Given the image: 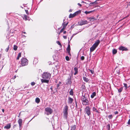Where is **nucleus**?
<instances>
[{"label":"nucleus","instance_id":"1","mask_svg":"<svg viewBox=\"0 0 130 130\" xmlns=\"http://www.w3.org/2000/svg\"><path fill=\"white\" fill-rule=\"evenodd\" d=\"M100 42L99 40H96L95 43L92 45L91 47L90 48V50L91 52H93L98 46Z\"/></svg>","mask_w":130,"mask_h":130},{"label":"nucleus","instance_id":"2","mask_svg":"<svg viewBox=\"0 0 130 130\" xmlns=\"http://www.w3.org/2000/svg\"><path fill=\"white\" fill-rule=\"evenodd\" d=\"M81 100L83 105H89V102L87 98L85 96H82L81 97Z\"/></svg>","mask_w":130,"mask_h":130},{"label":"nucleus","instance_id":"3","mask_svg":"<svg viewBox=\"0 0 130 130\" xmlns=\"http://www.w3.org/2000/svg\"><path fill=\"white\" fill-rule=\"evenodd\" d=\"M68 106L66 105L64 107L63 110V116L66 120H67L68 116Z\"/></svg>","mask_w":130,"mask_h":130},{"label":"nucleus","instance_id":"4","mask_svg":"<svg viewBox=\"0 0 130 130\" xmlns=\"http://www.w3.org/2000/svg\"><path fill=\"white\" fill-rule=\"evenodd\" d=\"M45 114L47 115H49L51 114L53 112V110L50 108L47 107L45 109Z\"/></svg>","mask_w":130,"mask_h":130},{"label":"nucleus","instance_id":"5","mask_svg":"<svg viewBox=\"0 0 130 130\" xmlns=\"http://www.w3.org/2000/svg\"><path fill=\"white\" fill-rule=\"evenodd\" d=\"M51 76V74L47 72H44L42 75V77L43 79H49Z\"/></svg>","mask_w":130,"mask_h":130},{"label":"nucleus","instance_id":"6","mask_svg":"<svg viewBox=\"0 0 130 130\" xmlns=\"http://www.w3.org/2000/svg\"><path fill=\"white\" fill-rule=\"evenodd\" d=\"M85 112L88 116H90L91 114L90 108L89 106H87L85 109Z\"/></svg>","mask_w":130,"mask_h":130},{"label":"nucleus","instance_id":"7","mask_svg":"<svg viewBox=\"0 0 130 130\" xmlns=\"http://www.w3.org/2000/svg\"><path fill=\"white\" fill-rule=\"evenodd\" d=\"M21 65L22 66L27 65L28 64L27 60L25 58H23L21 59Z\"/></svg>","mask_w":130,"mask_h":130},{"label":"nucleus","instance_id":"8","mask_svg":"<svg viewBox=\"0 0 130 130\" xmlns=\"http://www.w3.org/2000/svg\"><path fill=\"white\" fill-rule=\"evenodd\" d=\"M81 12V11L80 10H78L76 12H75L73 14H70L69 16V18H72L75 16L77 15L78 14L80 13Z\"/></svg>","mask_w":130,"mask_h":130},{"label":"nucleus","instance_id":"9","mask_svg":"<svg viewBox=\"0 0 130 130\" xmlns=\"http://www.w3.org/2000/svg\"><path fill=\"white\" fill-rule=\"evenodd\" d=\"M119 49L120 50H121L122 51H126L128 50V49L127 47H125L121 46L119 47Z\"/></svg>","mask_w":130,"mask_h":130},{"label":"nucleus","instance_id":"10","mask_svg":"<svg viewBox=\"0 0 130 130\" xmlns=\"http://www.w3.org/2000/svg\"><path fill=\"white\" fill-rule=\"evenodd\" d=\"M88 23V22L86 20H83L81 22L79 23V25H82Z\"/></svg>","mask_w":130,"mask_h":130},{"label":"nucleus","instance_id":"11","mask_svg":"<svg viewBox=\"0 0 130 130\" xmlns=\"http://www.w3.org/2000/svg\"><path fill=\"white\" fill-rule=\"evenodd\" d=\"M41 81L42 83H48L49 82V79H41Z\"/></svg>","mask_w":130,"mask_h":130},{"label":"nucleus","instance_id":"12","mask_svg":"<svg viewBox=\"0 0 130 130\" xmlns=\"http://www.w3.org/2000/svg\"><path fill=\"white\" fill-rule=\"evenodd\" d=\"M73 101V99L70 97H69L68 100V103L69 104H71Z\"/></svg>","mask_w":130,"mask_h":130},{"label":"nucleus","instance_id":"13","mask_svg":"<svg viewBox=\"0 0 130 130\" xmlns=\"http://www.w3.org/2000/svg\"><path fill=\"white\" fill-rule=\"evenodd\" d=\"M70 50L71 49L70 45H68L67 48V51L69 55L70 56H71V54L70 53Z\"/></svg>","mask_w":130,"mask_h":130},{"label":"nucleus","instance_id":"14","mask_svg":"<svg viewBox=\"0 0 130 130\" xmlns=\"http://www.w3.org/2000/svg\"><path fill=\"white\" fill-rule=\"evenodd\" d=\"M11 127L10 124L9 123L7 124V125L4 127L5 129H8L10 128Z\"/></svg>","mask_w":130,"mask_h":130},{"label":"nucleus","instance_id":"15","mask_svg":"<svg viewBox=\"0 0 130 130\" xmlns=\"http://www.w3.org/2000/svg\"><path fill=\"white\" fill-rule=\"evenodd\" d=\"M22 122V120L21 119H20L18 121V122L19 124L20 127L21 126Z\"/></svg>","mask_w":130,"mask_h":130},{"label":"nucleus","instance_id":"16","mask_svg":"<svg viewBox=\"0 0 130 130\" xmlns=\"http://www.w3.org/2000/svg\"><path fill=\"white\" fill-rule=\"evenodd\" d=\"M65 20H63V22L62 24V25L63 26V27L65 29V28H66L67 26V25L68 22L66 23H65V22H64V21Z\"/></svg>","mask_w":130,"mask_h":130},{"label":"nucleus","instance_id":"17","mask_svg":"<svg viewBox=\"0 0 130 130\" xmlns=\"http://www.w3.org/2000/svg\"><path fill=\"white\" fill-rule=\"evenodd\" d=\"M72 83V82L71 81L70 78H68L67 80V84L68 85H71Z\"/></svg>","mask_w":130,"mask_h":130},{"label":"nucleus","instance_id":"18","mask_svg":"<svg viewBox=\"0 0 130 130\" xmlns=\"http://www.w3.org/2000/svg\"><path fill=\"white\" fill-rule=\"evenodd\" d=\"M74 70L75 72L74 73V75H76L78 73V68L77 67H75L74 68Z\"/></svg>","mask_w":130,"mask_h":130},{"label":"nucleus","instance_id":"19","mask_svg":"<svg viewBox=\"0 0 130 130\" xmlns=\"http://www.w3.org/2000/svg\"><path fill=\"white\" fill-rule=\"evenodd\" d=\"M96 95V92H93L91 96V98H93Z\"/></svg>","mask_w":130,"mask_h":130},{"label":"nucleus","instance_id":"20","mask_svg":"<svg viewBox=\"0 0 130 130\" xmlns=\"http://www.w3.org/2000/svg\"><path fill=\"white\" fill-rule=\"evenodd\" d=\"M83 79L84 81L86 82H88L89 81V80L88 78L85 77H83Z\"/></svg>","mask_w":130,"mask_h":130},{"label":"nucleus","instance_id":"21","mask_svg":"<svg viewBox=\"0 0 130 130\" xmlns=\"http://www.w3.org/2000/svg\"><path fill=\"white\" fill-rule=\"evenodd\" d=\"M40 102V99L38 98H37L35 99V102L37 103H38Z\"/></svg>","mask_w":130,"mask_h":130},{"label":"nucleus","instance_id":"22","mask_svg":"<svg viewBox=\"0 0 130 130\" xmlns=\"http://www.w3.org/2000/svg\"><path fill=\"white\" fill-rule=\"evenodd\" d=\"M76 127V125H74L71 126V130H75Z\"/></svg>","mask_w":130,"mask_h":130},{"label":"nucleus","instance_id":"23","mask_svg":"<svg viewBox=\"0 0 130 130\" xmlns=\"http://www.w3.org/2000/svg\"><path fill=\"white\" fill-rule=\"evenodd\" d=\"M74 92L73 91V89H71L70 91L69 92L70 94L71 95H73Z\"/></svg>","mask_w":130,"mask_h":130},{"label":"nucleus","instance_id":"24","mask_svg":"<svg viewBox=\"0 0 130 130\" xmlns=\"http://www.w3.org/2000/svg\"><path fill=\"white\" fill-rule=\"evenodd\" d=\"M94 11H86L84 12V13H86V14H89L90 13L92 12H93Z\"/></svg>","mask_w":130,"mask_h":130},{"label":"nucleus","instance_id":"25","mask_svg":"<svg viewBox=\"0 0 130 130\" xmlns=\"http://www.w3.org/2000/svg\"><path fill=\"white\" fill-rule=\"evenodd\" d=\"M117 52V51L116 49H113L112 50V53L113 54H116Z\"/></svg>","mask_w":130,"mask_h":130},{"label":"nucleus","instance_id":"26","mask_svg":"<svg viewBox=\"0 0 130 130\" xmlns=\"http://www.w3.org/2000/svg\"><path fill=\"white\" fill-rule=\"evenodd\" d=\"M21 56V53H19L18 55V57L17 58V60H19V58Z\"/></svg>","mask_w":130,"mask_h":130},{"label":"nucleus","instance_id":"27","mask_svg":"<svg viewBox=\"0 0 130 130\" xmlns=\"http://www.w3.org/2000/svg\"><path fill=\"white\" fill-rule=\"evenodd\" d=\"M18 46L16 45H14L13 46V50L15 51H16L17 50L18 48Z\"/></svg>","mask_w":130,"mask_h":130},{"label":"nucleus","instance_id":"28","mask_svg":"<svg viewBox=\"0 0 130 130\" xmlns=\"http://www.w3.org/2000/svg\"><path fill=\"white\" fill-rule=\"evenodd\" d=\"M92 108H93V111H96V112L98 113L99 112V111L98 110H96V108L95 107H93Z\"/></svg>","mask_w":130,"mask_h":130},{"label":"nucleus","instance_id":"29","mask_svg":"<svg viewBox=\"0 0 130 130\" xmlns=\"http://www.w3.org/2000/svg\"><path fill=\"white\" fill-rule=\"evenodd\" d=\"M23 19H25V21L27 20V16L26 15H24L23 16Z\"/></svg>","mask_w":130,"mask_h":130},{"label":"nucleus","instance_id":"30","mask_svg":"<svg viewBox=\"0 0 130 130\" xmlns=\"http://www.w3.org/2000/svg\"><path fill=\"white\" fill-rule=\"evenodd\" d=\"M110 126L109 124H108L106 126V128L108 130H110Z\"/></svg>","mask_w":130,"mask_h":130},{"label":"nucleus","instance_id":"31","mask_svg":"<svg viewBox=\"0 0 130 130\" xmlns=\"http://www.w3.org/2000/svg\"><path fill=\"white\" fill-rule=\"evenodd\" d=\"M123 87H122L118 89V91L119 92H121L122 90Z\"/></svg>","mask_w":130,"mask_h":130},{"label":"nucleus","instance_id":"32","mask_svg":"<svg viewBox=\"0 0 130 130\" xmlns=\"http://www.w3.org/2000/svg\"><path fill=\"white\" fill-rule=\"evenodd\" d=\"M124 86L125 87V89H127L128 88V87H127V85L125 83L124 84Z\"/></svg>","mask_w":130,"mask_h":130},{"label":"nucleus","instance_id":"33","mask_svg":"<svg viewBox=\"0 0 130 130\" xmlns=\"http://www.w3.org/2000/svg\"><path fill=\"white\" fill-rule=\"evenodd\" d=\"M9 45L8 47L5 50V51L7 52L8 51L9 48Z\"/></svg>","mask_w":130,"mask_h":130},{"label":"nucleus","instance_id":"34","mask_svg":"<svg viewBox=\"0 0 130 130\" xmlns=\"http://www.w3.org/2000/svg\"><path fill=\"white\" fill-rule=\"evenodd\" d=\"M65 29L64 28H63L60 30V32L59 33V34H60L62 32V31H63V30L64 29Z\"/></svg>","mask_w":130,"mask_h":130},{"label":"nucleus","instance_id":"35","mask_svg":"<svg viewBox=\"0 0 130 130\" xmlns=\"http://www.w3.org/2000/svg\"><path fill=\"white\" fill-rule=\"evenodd\" d=\"M89 19H90V21H93L94 19V18L93 17H90L89 18Z\"/></svg>","mask_w":130,"mask_h":130},{"label":"nucleus","instance_id":"36","mask_svg":"<svg viewBox=\"0 0 130 130\" xmlns=\"http://www.w3.org/2000/svg\"><path fill=\"white\" fill-rule=\"evenodd\" d=\"M112 115H110L108 116V118L110 119H112Z\"/></svg>","mask_w":130,"mask_h":130},{"label":"nucleus","instance_id":"37","mask_svg":"<svg viewBox=\"0 0 130 130\" xmlns=\"http://www.w3.org/2000/svg\"><path fill=\"white\" fill-rule=\"evenodd\" d=\"M56 43L59 45L60 46H62V45H61V44L60 43V42L59 41H57L56 42Z\"/></svg>","mask_w":130,"mask_h":130},{"label":"nucleus","instance_id":"38","mask_svg":"<svg viewBox=\"0 0 130 130\" xmlns=\"http://www.w3.org/2000/svg\"><path fill=\"white\" fill-rule=\"evenodd\" d=\"M85 59V57L84 56H82L80 57V59L82 60H84Z\"/></svg>","mask_w":130,"mask_h":130},{"label":"nucleus","instance_id":"39","mask_svg":"<svg viewBox=\"0 0 130 130\" xmlns=\"http://www.w3.org/2000/svg\"><path fill=\"white\" fill-rule=\"evenodd\" d=\"M66 59L67 61H68L69 60V57L68 56L66 57Z\"/></svg>","mask_w":130,"mask_h":130},{"label":"nucleus","instance_id":"40","mask_svg":"<svg viewBox=\"0 0 130 130\" xmlns=\"http://www.w3.org/2000/svg\"><path fill=\"white\" fill-rule=\"evenodd\" d=\"M31 84L32 86H33L35 84V83L34 82H32L31 83Z\"/></svg>","mask_w":130,"mask_h":130},{"label":"nucleus","instance_id":"41","mask_svg":"<svg viewBox=\"0 0 130 130\" xmlns=\"http://www.w3.org/2000/svg\"><path fill=\"white\" fill-rule=\"evenodd\" d=\"M89 70L90 71L92 74H93L94 73V71L93 70L89 69Z\"/></svg>","mask_w":130,"mask_h":130},{"label":"nucleus","instance_id":"42","mask_svg":"<svg viewBox=\"0 0 130 130\" xmlns=\"http://www.w3.org/2000/svg\"><path fill=\"white\" fill-rule=\"evenodd\" d=\"M27 14H29V12L28 10H25Z\"/></svg>","mask_w":130,"mask_h":130},{"label":"nucleus","instance_id":"43","mask_svg":"<svg viewBox=\"0 0 130 130\" xmlns=\"http://www.w3.org/2000/svg\"><path fill=\"white\" fill-rule=\"evenodd\" d=\"M63 37L64 39H66L67 38V36H63Z\"/></svg>","mask_w":130,"mask_h":130},{"label":"nucleus","instance_id":"44","mask_svg":"<svg viewBox=\"0 0 130 130\" xmlns=\"http://www.w3.org/2000/svg\"><path fill=\"white\" fill-rule=\"evenodd\" d=\"M127 123L128 124L130 125V119L128 120Z\"/></svg>","mask_w":130,"mask_h":130},{"label":"nucleus","instance_id":"45","mask_svg":"<svg viewBox=\"0 0 130 130\" xmlns=\"http://www.w3.org/2000/svg\"><path fill=\"white\" fill-rule=\"evenodd\" d=\"M94 4V2H93L91 3L90 4V6H91V4Z\"/></svg>","mask_w":130,"mask_h":130},{"label":"nucleus","instance_id":"46","mask_svg":"<svg viewBox=\"0 0 130 130\" xmlns=\"http://www.w3.org/2000/svg\"><path fill=\"white\" fill-rule=\"evenodd\" d=\"M114 113L115 114H117L118 113V112L117 111H116Z\"/></svg>","mask_w":130,"mask_h":130},{"label":"nucleus","instance_id":"47","mask_svg":"<svg viewBox=\"0 0 130 130\" xmlns=\"http://www.w3.org/2000/svg\"><path fill=\"white\" fill-rule=\"evenodd\" d=\"M77 4L78 5H79L80 7H81L82 6V5L81 4H79V3H78Z\"/></svg>","mask_w":130,"mask_h":130},{"label":"nucleus","instance_id":"48","mask_svg":"<svg viewBox=\"0 0 130 130\" xmlns=\"http://www.w3.org/2000/svg\"><path fill=\"white\" fill-rule=\"evenodd\" d=\"M59 86V84H58L57 85V88H58Z\"/></svg>","mask_w":130,"mask_h":130},{"label":"nucleus","instance_id":"49","mask_svg":"<svg viewBox=\"0 0 130 130\" xmlns=\"http://www.w3.org/2000/svg\"><path fill=\"white\" fill-rule=\"evenodd\" d=\"M16 78V75H14L13 78V79H15Z\"/></svg>","mask_w":130,"mask_h":130},{"label":"nucleus","instance_id":"50","mask_svg":"<svg viewBox=\"0 0 130 130\" xmlns=\"http://www.w3.org/2000/svg\"><path fill=\"white\" fill-rule=\"evenodd\" d=\"M72 11V9H70L69 11V12H71Z\"/></svg>","mask_w":130,"mask_h":130},{"label":"nucleus","instance_id":"51","mask_svg":"<svg viewBox=\"0 0 130 130\" xmlns=\"http://www.w3.org/2000/svg\"><path fill=\"white\" fill-rule=\"evenodd\" d=\"M94 4H96L98 3L96 2V1H95L94 2Z\"/></svg>","mask_w":130,"mask_h":130},{"label":"nucleus","instance_id":"52","mask_svg":"<svg viewBox=\"0 0 130 130\" xmlns=\"http://www.w3.org/2000/svg\"><path fill=\"white\" fill-rule=\"evenodd\" d=\"M66 33V31H64L63 33L64 34H65Z\"/></svg>","mask_w":130,"mask_h":130},{"label":"nucleus","instance_id":"53","mask_svg":"<svg viewBox=\"0 0 130 130\" xmlns=\"http://www.w3.org/2000/svg\"><path fill=\"white\" fill-rule=\"evenodd\" d=\"M20 114H21L20 113H19V116H18V117L19 118V117H20Z\"/></svg>","mask_w":130,"mask_h":130},{"label":"nucleus","instance_id":"54","mask_svg":"<svg viewBox=\"0 0 130 130\" xmlns=\"http://www.w3.org/2000/svg\"><path fill=\"white\" fill-rule=\"evenodd\" d=\"M86 3V2H85L83 1H82V2L81 3Z\"/></svg>","mask_w":130,"mask_h":130},{"label":"nucleus","instance_id":"55","mask_svg":"<svg viewBox=\"0 0 130 130\" xmlns=\"http://www.w3.org/2000/svg\"><path fill=\"white\" fill-rule=\"evenodd\" d=\"M2 111L3 112H4V109H2Z\"/></svg>","mask_w":130,"mask_h":130},{"label":"nucleus","instance_id":"56","mask_svg":"<svg viewBox=\"0 0 130 130\" xmlns=\"http://www.w3.org/2000/svg\"><path fill=\"white\" fill-rule=\"evenodd\" d=\"M50 89L52 90V91H53V89H52V87Z\"/></svg>","mask_w":130,"mask_h":130},{"label":"nucleus","instance_id":"57","mask_svg":"<svg viewBox=\"0 0 130 130\" xmlns=\"http://www.w3.org/2000/svg\"><path fill=\"white\" fill-rule=\"evenodd\" d=\"M61 84V83L60 82H59V84Z\"/></svg>","mask_w":130,"mask_h":130},{"label":"nucleus","instance_id":"58","mask_svg":"<svg viewBox=\"0 0 130 130\" xmlns=\"http://www.w3.org/2000/svg\"><path fill=\"white\" fill-rule=\"evenodd\" d=\"M75 102L76 103V104H77V102L76 101H75Z\"/></svg>","mask_w":130,"mask_h":130},{"label":"nucleus","instance_id":"59","mask_svg":"<svg viewBox=\"0 0 130 130\" xmlns=\"http://www.w3.org/2000/svg\"><path fill=\"white\" fill-rule=\"evenodd\" d=\"M95 1H96V2H97V1H98V0H96Z\"/></svg>","mask_w":130,"mask_h":130},{"label":"nucleus","instance_id":"60","mask_svg":"<svg viewBox=\"0 0 130 130\" xmlns=\"http://www.w3.org/2000/svg\"><path fill=\"white\" fill-rule=\"evenodd\" d=\"M24 34H25V33H26V32H24Z\"/></svg>","mask_w":130,"mask_h":130},{"label":"nucleus","instance_id":"61","mask_svg":"<svg viewBox=\"0 0 130 130\" xmlns=\"http://www.w3.org/2000/svg\"><path fill=\"white\" fill-rule=\"evenodd\" d=\"M72 37H73V36H72V37H71V39H70V40H71V39L72 38Z\"/></svg>","mask_w":130,"mask_h":130},{"label":"nucleus","instance_id":"62","mask_svg":"<svg viewBox=\"0 0 130 130\" xmlns=\"http://www.w3.org/2000/svg\"><path fill=\"white\" fill-rule=\"evenodd\" d=\"M0 130H1L0 129Z\"/></svg>","mask_w":130,"mask_h":130}]
</instances>
